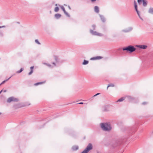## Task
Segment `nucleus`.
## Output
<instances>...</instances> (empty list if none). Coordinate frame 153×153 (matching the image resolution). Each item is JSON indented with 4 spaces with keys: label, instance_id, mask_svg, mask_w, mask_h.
Instances as JSON below:
<instances>
[{
    "label": "nucleus",
    "instance_id": "f257e3e1",
    "mask_svg": "<svg viewBox=\"0 0 153 153\" xmlns=\"http://www.w3.org/2000/svg\"><path fill=\"white\" fill-rule=\"evenodd\" d=\"M101 126L102 128L104 131H109L111 129L110 124L107 123H102Z\"/></svg>",
    "mask_w": 153,
    "mask_h": 153
},
{
    "label": "nucleus",
    "instance_id": "f03ea898",
    "mask_svg": "<svg viewBox=\"0 0 153 153\" xmlns=\"http://www.w3.org/2000/svg\"><path fill=\"white\" fill-rule=\"evenodd\" d=\"M123 51L126 50L127 51H129L130 52H132L136 50V48L133 46H129L127 47L123 48Z\"/></svg>",
    "mask_w": 153,
    "mask_h": 153
},
{
    "label": "nucleus",
    "instance_id": "7ed1b4c3",
    "mask_svg": "<svg viewBox=\"0 0 153 153\" xmlns=\"http://www.w3.org/2000/svg\"><path fill=\"white\" fill-rule=\"evenodd\" d=\"M92 149V145L91 143H89L87 146L86 149L83 151L82 152V153H88V152Z\"/></svg>",
    "mask_w": 153,
    "mask_h": 153
},
{
    "label": "nucleus",
    "instance_id": "20e7f679",
    "mask_svg": "<svg viewBox=\"0 0 153 153\" xmlns=\"http://www.w3.org/2000/svg\"><path fill=\"white\" fill-rule=\"evenodd\" d=\"M18 100V99L17 98L13 97H11L8 98L7 102L10 103L11 102H17Z\"/></svg>",
    "mask_w": 153,
    "mask_h": 153
},
{
    "label": "nucleus",
    "instance_id": "39448f33",
    "mask_svg": "<svg viewBox=\"0 0 153 153\" xmlns=\"http://www.w3.org/2000/svg\"><path fill=\"white\" fill-rule=\"evenodd\" d=\"M136 46L138 48L143 49H146L147 47V46L146 45H137Z\"/></svg>",
    "mask_w": 153,
    "mask_h": 153
},
{
    "label": "nucleus",
    "instance_id": "423d86ee",
    "mask_svg": "<svg viewBox=\"0 0 153 153\" xmlns=\"http://www.w3.org/2000/svg\"><path fill=\"white\" fill-rule=\"evenodd\" d=\"M134 7H135V10H136V11H137V13L138 16L140 18L139 12L137 10V5L136 4V3L135 1H134Z\"/></svg>",
    "mask_w": 153,
    "mask_h": 153
},
{
    "label": "nucleus",
    "instance_id": "0eeeda50",
    "mask_svg": "<svg viewBox=\"0 0 153 153\" xmlns=\"http://www.w3.org/2000/svg\"><path fill=\"white\" fill-rule=\"evenodd\" d=\"M93 35L98 36H102V35L101 33H97L96 32H93Z\"/></svg>",
    "mask_w": 153,
    "mask_h": 153
},
{
    "label": "nucleus",
    "instance_id": "6e6552de",
    "mask_svg": "<svg viewBox=\"0 0 153 153\" xmlns=\"http://www.w3.org/2000/svg\"><path fill=\"white\" fill-rule=\"evenodd\" d=\"M102 57L100 56H97L96 57L92 58L91 59L93 60H97V59H102Z\"/></svg>",
    "mask_w": 153,
    "mask_h": 153
},
{
    "label": "nucleus",
    "instance_id": "1a4fd4ad",
    "mask_svg": "<svg viewBox=\"0 0 153 153\" xmlns=\"http://www.w3.org/2000/svg\"><path fill=\"white\" fill-rule=\"evenodd\" d=\"M94 11L97 13H98L99 12V9L98 7L95 6L94 7Z\"/></svg>",
    "mask_w": 153,
    "mask_h": 153
},
{
    "label": "nucleus",
    "instance_id": "9d476101",
    "mask_svg": "<svg viewBox=\"0 0 153 153\" xmlns=\"http://www.w3.org/2000/svg\"><path fill=\"white\" fill-rule=\"evenodd\" d=\"M149 13L153 14V8H150L148 11Z\"/></svg>",
    "mask_w": 153,
    "mask_h": 153
},
{
    "label": "nucleus",
    "instance_id": "9b49d317",
    "mask_svg": "<svg viewBox=\"0 0 153 153\" xmlns=\"http://www.w3.org/2000/svg\"><path fill=\"white\" fill-rule=\"evenodd\" d=\"M100 17L102 21L103 22H104L105 21V17L102 15H100Z\"/></svg>",
    "mask_w": 153,
    "mask_h": 153
},
{
    "label": "nucleus",
    "instance_id": "f8f14e48",
    "mask_svg": "<svg viewBox=\"0 0 153 153\" xmlns=\"http://www.w3.org/2000/svg\"><path fill=\"white\" fill-rule=\"evenodd\" d=\"M55 16L56 18L58 19L61 16V15L59 14H56L55 15Z\"/></svg>",
    "mask_w": 153,
    "mask_h": 153
},
{
    "label": "nucleus",
    "instance_id": "ddd939ff",
    "mask_svg": "<svg viewBox=\"0 0 153 153\" xmlns=\"http://www.w3.org/2000/svg\"><path fill=\"white\" fill-rule=\"evenodd\" d=\"M78 149V147L77 146H74L72 147V149L73 150H76Z\"/></svg>",
    "mask_w": 153,
    "mask_h": 153
},
{
    "label": "nucleus",
    "instance_id": "4468645a",
    "mask_svg": "<svg viewBox=\"0 0 153 153\" xmlns=\"http://www.w3.org/2000/svg\"><path fill=\"white\" fill-rule=\"evenodd\" d=\"M125 99V97H122V98H120V99H119L117 101V102H121V101H122L123 100H124Z\"/></svg>",
    "mask_w": 153,
    "mask_h": 153
},
{
    "label": "nucleus",
    "instance_id": "2eb2a0df",
    "mask_svg": "<svg viewBox=\"0 0 153 153\" xmlns=\"http://www.w3.org/2000/svg\"><path fill=\"white\" fill-rule=\"evenodd\" d=\"M143 2V5L144 6H145L147 5V2L145 0H142Z\"/></svg>",
    "mask_w": 153,
    "mask_h": 153
},
{
    "label": "nucleus",
    "instance_id": "dca6fc26",
    "mask_svg": "<svg viewBox=\"0 0 153 153\" xmlns=\"http://www.w3.org/2000/svg\"><path fill=\"white\" fill-rule=\"evenodd\" d=\"M43 83H44V82H39L36 83L34 84V85L35 86H36V85H39L42 84H43Z\"/></svg>",
    "mask_w": 153,
    "mask_h": 153
},
{
    "label": "nucleus",
    "instance_id": "f3484780",
    "mask_svg": "<svg viewBox=\"0 0 153 153\" xmlns=\"http://www.w3.org/2000/svg\"><path fill=\"white\" fill-rule=\"evenodd\" d=\"M61 8L62 9V10H63V11H64V13L66 15H67L68 14V13H66V11L65 10V9L64 8V7H63V6H62L61 7Z\"/></svg>",
    "mask_w": 153,
    "mask_h": 153
},
{
    "label": "nucleus",
    "instance_id": "a211bd4d",
    "mask_svg": "<svg viewBox=\"0 0 153 153\" xmlns=\"http://www.w3.org/2000/svg\"><path fill=\"white\" fill-rule=\"evenodd\" d=\"M88 62L85 60H84V62L83 63V64L84 65L87 64L88 63Z\"/></svg>",
    "mask_w": 153,
    "mask_h": 153
},
{
    "label": "nucleus",
    "instance_id": "6ab92c4d",
    "mask_svg": "<svg viewBox=\"0 0 153 153\" xmlns=\"http://www.w3.org/2000/svg\"><path fill=\"white\" fill-rule=\"evenodd\" d=\"M114 86V85L113 84H110L108 85L107 88V89H108V88L109 87H113Z\"/></svg>",
    "mask_w": 153,
    "mask_h": 153
},
{
    "label": "nucleus",
    "instance_id": "aec40b11",
    "mask_svg": "<svg viewBox=\"0 0 153 153\" xmlns=\"http://www.w3.org/2000/svg\"><path fill=\"white\" fill-rule=\"evenodd\" d=\"M59 10V8L58 7H56L54 9V11L56 12H57Z\"/></svg>",
    "mask_w": 153,
    "mask_h": 153
},
{
    "label": "nucleus",
    "instance_id": "412c9836",
    "mask_svg": "<svg viewBox=\"0 0 153 153\" xmlns=\"http://www.w3.org/2000/svg\"><path fill=\"white\" fill-rule=\"evenodd\" d=\"M23 70V68H22L19 71H18L16 72V73H21V72H22Z\"/></svg>",
    "mask_w": 153,
    "mask_h": 153
},
{
    "label": "nucleus",
    "instance_id": "4be33fe9",
    "mask_svg": "<svg viewBox=\"0 0 153 153\" xmlns=\"http://www.w3.org/2000/svg\"><path fill=\"white\" fill-rule=\"evenodd\" d=\"M138 3V4H141V3L142 2H143V0H137Z\"/></svg>",
    "mask_w": 153,
    "mask_h": 153
},
{
    "label": "nucleus",
    "instance_id": "5701e85b",
    "mask_svg": "<svg viewBox=\"0 0 153 153\" xmlns=\"http://www.w3.org/2000/svg\"><path fill=\"white\" fill-rule=\"evenodd\" d=\"M35 42L38 44H40V43H39V42L38 40H37V39H36L35 40Z\"/></svg>",
    "mask_w": 153,
    "mask_h": 153
},
{
    "label": "nucleus",
    "instance_id": "b1692460",
    "mask_svg": "<svg viewBox=\"0 0 153 153\" xmlns=\"http://www.w3.org/2000/svg\"><path fill=\"white\" fill-rule=\"evenodd\" d=\"M33 70H31L30 71L28 75H30L31 74H32V73H33Z\"/></svg>",
    "mask_w": 153,
    "mask_h": 153
},
{
    "label": "nucleus",
    "instance_id": "393cba45",
    "mask_svg": "<svg viewBox=\"0 0 153 153\" xmlns=\"http://www.w3.org/2000/svg\"><path fill=\"white\" fill-rule=\"evenodd\" d=\"M33 68H34L33 66H32V67H30V68L31 69V70H33Z\"/></svg>",
    "mask_w": 153,
    "mask_h": 153
},
{
    "label": "nucleus",
    "instance_id": "a878e982",
    "mask_svg": "<svg viewBox=\"0 0 153 153\" xmlns=\"http://www.w3.org/2000/svg\"><path fill=\"white\" fill-rule=\"evenodd\" d=\"M2 90H3V91L2 92H5L7 91V90H4V89H2Z\"/></svg>",
    "mask_w": 153,
    "mask_h": 153
},
{
    "label": "nucleus",
    "instance_id": "bb28decb",
    "mask_svg": "<svg viewBox=\"0 0 153 153\" xmlns=\"http://www.w3.org/2000/svg\"><path fill=\"white\" fill-rule=\"evenodd\" d=\"M6 81H5V80H4V81H3L1 83V84L0 85L4 83Z\"/></svg>",
    "mask_w": 153,
    "mask_h": 153
},
{
    "label": "nucleus",
    "instance_id": "cd10ccee",
    "mask_svg": "<svg viewBox=\"0 0 153 153\" xmlns=\"http://www.w3.org/2000/svg\"><path fill=\"white\" fill-rule=\"evenodd\" d=\"M83 104V102H80L78 103V104Z\"/></svg>",
    "mask_w": 153,
    "mask_h": 153
},
{
    "label": "nucleus",
    "instance_id": "c85d7f7f",
    "mask_svg": "<svg viewBox=\"0 0 153 153\" xmlns=\"http://www.w3.org/2000/svg\"><path fill=\"white\" fill-rule=\"evenodd\" d=\"M99 94H100L99 93H97V94H96L94 96H96L97 95Z\"/></svg>",
    "mask_w": 153,
    "mask_h": 153
},
{
    "label": "nucleus",
    "instance_id": "c756f323",
    "mask_svg": "<svg viewBox=\"0 0 153 153\" xmlns=\"http://www.w3.org/2000/svg\"><path fill=\"white\" fill-rule=\"evenodd\" d=\"M5 27L4 26H0V28L3 27Z\"/></svg>",
    "mask_w": 153,
    "mask_h": 153
},
{
    "label": "nucleus",
    "instance_id": "7c9ffc66",
    "mask_svg": "<svg viewBox=\"0 0 153 153\" xmlns=\"http://www.w3.org/2000/svg\"><path fill=\"white\" fill-rule=\"evenodd\" d=\"M91 1L92 2L95 1V0H91Z\"/></svg>",
    "mask_w": 153,
    "mask_h": 153
},
{
    "label": "nucleus",
    "instance_id": "2f4dec72",
    "mask_svg": "<svg viewBox=\"0 0 153 153\" xmlns=\"http://www.w3.org/2000/svg\"><path fill=\"white\" fill-rule=\"evenodd\" d=\"M53 64L54 65H55V63H53Z\"/></svg>",
    "mask_w": 153,
    "mask_h": 153
},
{
    "label": "nucleus",
    "instance_id": "473e14b6",
    "mask_svg": "<svg viewBox=\"0 0 153 153\" xmlns=\"http://www.w3.org/2000/svg\"><path fill=\"white\" fill-rule=\"evenodd\" d=\"M9 79H9H7V80H6V81L7 80Z\"/></svg>",
    "mask_w": 153,
    "mask_h": 153
},
{
    "label": "nucleus",
    "instance_id": "72a5a7b5",
    "mask_svg": "<svg viewBox=\"0 0 153 153\" xmlns=\"http://www.w3.org/2000/svg\"><path fill=\"white\" fill-rule=\"evenodd\" d=\"M48 65V66H50V65Z\"/></svg>",
    "mask_w": 153,
    "mask_h": 153
},
{
    "label": "nucleus",
    "instance_id": "f704fd0d",
    "mask_svg": "<svg viewBox=\"0 0 153 153\" xmlns=\"http://www.w3.org/2000/svg\"><path fill=\"white\" fill-rule=\"evenodd\" d=\"M125 32H127V31H125Z\"/></svg>",
    "mask_w": 153,
    "mask_h": 153
},
{
    "label": "nucleus",
    "instance_id": "c9c22d12",
    "mask_svg": "<svg viewBox=\"0 0 153 153\" xmlns=\"http://www.w3.org/2000/svg\"><path fill=\"white\" fill-rule=\"evenodd\" d=\"M1 113H0V115L1 114Z\"/></svg>",
    "mask_w": 153,
    "mask_h": 153
}]
</instances>
